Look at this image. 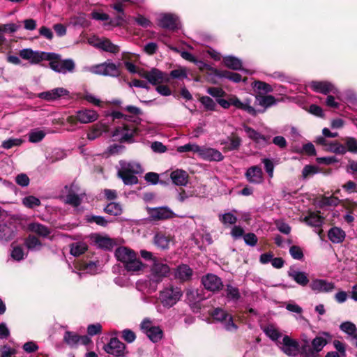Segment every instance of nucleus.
<instances>
[{
    "instance_id": "obj_49",
    "label": "nucleus",
    "mask_w": 357,
    "mask_h": 357,
    "mask_svg": "<svg viewBox=\"0 0 357 357\" xmlns=\"http://www.w3.org/2000/svg\"><path fill=\"white\" fill-rule=\"evenodd\" d=\"M104 76L117 77L120 74L119 67L114 63L105 62Z\"/></svg>"
},
{
    "instance_id": "obj_18",
    "label": "nucleus",
    "mask_w": 357,
    "mask_h": 357,
    "mask_svg": "<svg viewBox=\"0 0 357 357\" xmlns=\"http://www.w3.org/2000/svg\"><path fill=\"white\" fill-rule=\"evenodd\" d=\"M89 43L94 47H98L104 51L111 53H116L119 51V47L113 44L108 39L91 38L89 39Z\"/></svg>"
},
{
    "instance_id": "obj_53",
    "label": "nucleus",
    "mask_w": 357,
    "mask_h": 357,
    "mask_svg": "<svg viewBox=\"0 0 357 357\" xmlns=\"http://www.w3.org/2000/svg\"><path fill=\"white\" fill-rule=\"evenodd\" d=\"M22 204L27 208H33L40 205V201L38 198L30 195L22 199Z\"/></svg>"
},
{
    "instance_id": "obj_29",
    "label": "nucleus",
    "mask_w": 357,
    "mask_h": 357,
    "mask_svg": "<svg viewBox=\"0 0 357 357\" xmlns=\"http://www.w3.org/2000/svg\"><path fill=\"white\" fill-rule=\"evenodd\" d=\"M99 262L98 261H81L77 264V268L82 271V273L96 274L99 271Z\"/></svg>"
},
{
    "instance_id": "obj_20",
    "label": "nucleus",
    "mask_w": 357,
    "mask_h": 357,
    "mask_svg": "<svg viewBox=\"0 0 357 357\" xmlns=\"http://www.w3.org/2000/svg\"><path fill=\"white\" fill-rule=\"evenodd\" d=\"M245 175L247 180L252 183L259 184L264 181L262 169L257 165L248 168Z\"/></svg>"
},
{
    "instance_id": "obj_36",
    "label": "nucleus",
    "mask_w": 357,
    "mask_h": 357,
    "mask_svg": "<svg viewBox=\"0 0 357 357\" xmlns=\"http://www.w3.org/2000/svg\"><path fill=\"white\" fill-rule=\"evenodd\" d=\"M224 64L229 68L234 70H243L241 61L233 56H227L223 58Z\"/></svg>"
},
{
    "instance_id": "obj_16",
    "label": "nucleus",
    "mask_w": 357,
    "mask_h": 357,
    "mask_svg": "<svg viewBox=\"0 0 357 357\" xmlns=\"http://www.w3.org/2000/svg\"><path fill=\"white\" fill-rule=\"evenodd\" d=\"M68 95L69 91L67 89L63 87H59L50 91L39 93L37 95H35V96L46 101H54L61 97L67 96Z\"/></svg>"
},
{
    "instance_id": "obj_27",
    "label": "nucleus",
    "mask_w": 357,
    "mask_h": 357,
    "mask_svg": "<svg viewBox=\"0 0 357 357\" xmlns=\"http://www.w3.org/2000/svg\"><path fill=\"white\" fill-rule=\"evenodd\" d=\"M29 231L33 232L43 238L47 237L51 234V229L39 222H31L27 226Z\"/></svg>"
},
{
    "instance_id": "obj_58",
    "label": "nucleus",
    "mask_w": 357,
    "mask_h": 357,
    "mask_svg": "<svg viewBox=\"0 0 357 357\" xmlns=\"http://www.w3.org/2000/svg\"><path fill=\"white\" fill-rule=\"evenodd\" d=\"M66 155L63 150L60 149H55L52 151L51 155L49 156V160L51 162H54L66 158Z\"/></svg>"
},
{
    "instance_id": "obj_17",
    "label": "nucleus",
    "mask_w": 357,
    "mask_h": 357,
    "mask_svg": "<svg viewBox=\"0 0 357 357\" xmlns=\"http://www.w3.org/2000/svg\"><path fill=\"white\" fill-rule=\"evenodd\" d=\"M202 283L205 289L213 292L220 290L223 287L222 280L214 274H207L203 276Z\"/></svg>"
},
{
    "instance_id": "obj_25",
    "label": "nucleus",
    "mask_w": 357,
    "mask_h": 357,
    "mask_svg": "<svg viewBox=\"0 0 357 357\" xmlns=\"http://www.w3.org/2000/svg\"><path fill=\"white\" fill-rule=\"evenodd\" d=\"M204 160L208 161H222L224 158L222 154L217 149L213 148L203 147L201 156Z\"/></svg>"
},
{
    "instance_id": "obj_44",
    "label": "nucleus",
    "mask_w": 357,
    "mask_h": 357,
    "mask_svg": "<svg viewBox=\"0 0 357 357\" xmlns=\"http://www.w3.org/2000/svg\"><path fill=\"white\" fill-rule=\"evenodd\" d=\"M252 86L259 95H261V93H270L273 91L270 84L261 81H255L252 84Z\"/></svg>"
},
{
    "instance_id": "obj_8",
    "label": "nucleus",
    "mask_w": 357,
    "mask_h": 357,
    "mask_svg": "<svg viewBox=\"0 0 357 357\" xmlns=\"http://www.w3.org/2000/svg\"><path fill=\"white\" fill-rule=\"evenodd\" d=\"M56 56L50 61V68L55 72L66 74L67 73H72L75 68V63L72 59H61L60 56L55 54Z\"/></svg>"
},
{
    "instance_id": "obj_9",
    "label": "nucleus",
    "mask_w": 357,
    "mask_h": 357,
    "mask_svg": "<svg viewBox=\"0 0 357 357\" xmlns=\"http://www.w3.org/2000/svg\"><path fill=\"white\" fill-rule=\"evenodd\" d=\"M146 211L151 220L154 221L172 219L176 216L172 210L167 206L147 207Z\"/></svg>"
},
{
    "instance_id": "obj_33",
    "label": "nucleus",
    "mask_w": 357,
    "mask_h": 357,
    "mask_svg": "<svg viewBox=\"0 0 357 357\" xmlns=\"http://www.w3.org/2000/svg\"><path fill=\"white\" fill-rule=\"evenodd\" d=\"M247 136L257 144H266V137L253 128L247 126H243Z\"/></svg>"
},
{
    "instance_id": "obj_52",
    "label": "nucleus",
    "mask_w": 357,
    "mask_h": 357,
    "mask_svg": "<svg viewBox=\"0 0 357 357\" xmlns=\"http://www.w3.org/2000/svg\"><path fill=\"white\" fill-rule=\"evenodd\" d=\"M105 211L109 215L116 216L121 213L122 208L119 204L111 202L105 206Z\"/></svg>"
},
{
    "instance_id": "obj_50",
    "label": "nucleus",
    "mask_w": 357,
    "mask_h": 357,
    "mask_svg": "<svg viewBox=\"0 0 357 357\" xmlns=\"http://www.w3.org/2000/svg\"><path fill=\"white\" fill-rule=\"evenodd\" d=\"M237 220V217L232 212L219 215V220L225 225H234Z\"/></svg>"
},
{
    "instance_id": "obj_5",
    "label": "nucleus",
    "mask_w": 357,
    "mask_h": 357,
    "mask_svg": "<svg viewBox=\"0 0 357 357\" xmlns=\"http://www.w3.org/2000/svg\"><path fill=\"white\" fill-rule=\"evenodd\" d=\"M216 100L217 102L224 109H228L231 105H232L236 109H241L252 116H256L259 112L251 105V100L249 99L241 101L236 96H232L229 97L228 100L218 98Z\"/></svg>"
},
{
    "instance_id": "obj_24",
    "label": "nucleus",
    "mask_w": 357,
    "mask_h": 357,
    "mask_svg": "<svg viewBox=\"0 0 357 357\" xmlns=\"http://www.w3.org/2000/svg\"><path fill=\"white\" fill-rule=\"evenodd\" d=\"M192 273V269L188 265L181 264L175 269L174 277L181 282H185L191 279Z\"/></svg>"
},
{
    "instance_id": "obj_54",
    "label": "nucleus",
    "mask_w": 357,
    "mask_h": 357,
    "mask_svg": "<svg viewBox=\"0 0 357 357\" xmlns=\"http://www.w3.org/2000/svg\"><path fill=\"white\" fill-rule=\"evenodd\" d=\"M326 150L337 154H344L346 153V147L337 142H329Z\"/></svg>"
},
{
    "instance_id": "obj_28",
    "label": "nucleus",
    "mask_w": 357,
    "mask_h": 357,
    "mask_svg": "<svg viewBox=\"0 0 357 357\" xmlns=\"http://www.w3.org/2000/svg\"><path fill=\"white\" fill-rule=\"evenodd\" d=\"M170 177L176 185L185 186L188 183V174L184 170L176 169L171 173Z\"/></svg>"
},
{
    "instance_id": "obj_46",
    "label": "nucleus",
    "mask_w": 357,
    "mask_h": 357,
    "mask_svg": "<svg viewBox=\"0 0 357 357\" xmlns=\"http://www.w3.org/2000/svg\"><path fill=\"white\" fill-rule=\"evenodd\" d=\"M340 328L341 331L353 337L356 338L357 337V328L355 324L350 321L342 323L340 326Z\"/></svg>"
},
{
    "instance_id": "obj_3",
    "label": "nucleus",
    "mask_w": 357,
    "mask_h": 357,
    "mask_svg": "<svg viewBox=\"0 0 357 357\" xmlns=\"http://www.w3.org/2000/svg\"><path fill=\"white\" fill-rule=\"evenodd\" d=\"M117 260L123 264L128 271L136 272L142 270V263L137 258L135 252L126 247L118 248L115 251Z\"/></svg>"
},
{
    "instance_id": "obj_34",
    "label": "nucleus",
    "mask_w": 357,
    "mask_h": 357,
    "mask_svg": "<svg viewBox=\"0 0 357 357\" xmlns=\"http://www.w3.org/2000/svg\"><path fill=\"white\" fill-rule=\"evenodd\" d=\"M328 236L330 241L333 243H340L344 241L345 233L342 229L338 227H333L329 230Z\"/></svg>"
},
{
    "instance_id": "obj_13",
    "label": "nucleus",
    "mask_w": 357,
    "mask_h": 357,
    "mask_svg": "<svg viewBox=\"0 0 357 357\" xmlns=\"http://www.w3.org/2000/svg\"><path fill=\"white\" fill-rule=\"evenodd\" d=\"M65 189L68 191V195L66 197V203L75 207L80 205L85 194L79 192L78 186L73 183L69 187L66 186Z\"/></svg>"
},
{
    "instance_id": "obj_48",
    "label": "nucleus",
    "mask_w": 357,
    "mask_h": 357,
    "mask_svg": "<svg viewBox=\"0 0 357 357\" xmlns=\"http://www.w3.org/2000/svg\"><path fill=\"white\" fill-rule=\"evenodd\" d=\"M70 24L74 26L86 27L89 26V22L84 13H79L70 18Z\"/></svg>"
},
{
    "instance_id": "obj_60",
    "label": "nucleus",
    "mask_w": 357,
    "mask_h": 357,
    "mask_svg": "<svg viewBox=\"0 0 357 357\" xmlns=\"http://www.w3.org/2000/svg\"><path fill=\"white\" fill-rule=\"evenodd\" d=\"M262 162L264 165V168L268 174V176L270 178L273 177V172H274V165L271 160L268 158L262 159Z\"/></svg>"
},
{
    "instance_id": "obj_64",
    "label": "nucleus",
    "mask_w": 357,
    "mask_h": 357,
    "mask_svg": "<svg viewBox=\"0 0 357 357\" xmlns=\"http://www.w3.org/2000/svg\"><path fill=\"white\" fill-rule=\"evenodd\" d=\"M345 144L348 151L357 153V141L353 137H347L345 139Z\"/></svg>"
},
{
    "instance_id": "obj_4",
    "label": "nucleus",
    "mask_w": 357,
    "mask_h": 357,
    "mask_svg": "<svg viewBox=\"0 0 357 357\" xmlns=\"http://www.w3.org/2000/svg\"><path fill=\"white\" fill-rule=\"evenodd\" d=\"M182 296L183 291L180 287L169 284L159 291L158 300L165 308L169 309L174 306Z\"/></svg>"
},
{
    "instance_id": "obj_19",
    "label": "nucleus",
    "mask_w": 357,
    "mask_h": 357,
    "mask_svg": "<svg viewBox=\"0 0 357 357\" xmlns=\"http://www.w3.org/2000/svg\"><path fill=\"white\" fill-rule=\"evenodd\" d=\"M98 118V114L93 109H80L76 112L75 119L81 123L94 122Z\"/></svg>"
},
{
    "instance_id": "obj_42",
    "label": "nucleus",
    "mask_w": 357,
    "mask_h": 357,
    "mask_svg": "<svg viewBox=\"0 0 357 357\" xmlns=\"http://www.w3.org/2000/svg\"><path fill=\"white\" fill-rule=\"evenodd\" d=\"M264 333L273 341L279 342L278 339L281 337L282 334L279 330L273 325H268L264 328Z\"/></svg>"
},
{
    "instance_id": "obj_47",
    "label": "nucleus",
    "mask_w": 357,
    "mask_h": 357,
    "mask_svg": "<svg viewBox=\"0 0 357 357\" xmlns=\"http://www.w3.org/2000/svg\"><path fill=\"white\" fill-rule=\"evenodd\" d=\"M87 250V245L84 242L73 243L70 245V254L73 256H79Z\"/></svg>"
},
{
    "instance_id": "obj_63",
    "label": "nucleus",
    "mask_w": 357,
    "mask_h": 357,
    "mask_svg": "<svg viewBox=\"0 0 357 357\" xmlns=\"http://www.w3.org/2000/svg\"><path fill=\"white\" fill-rule=\"evenodd\" d=\"M15 182L22 187H26L30 183L29 178L26 174H20L15 177Z\"/></svg>"
},
{
    "instance_id": "obj_1",
    "label": "nucleus",
    "mask_w": 357,
    "mask_h": 357,
    "mask_svg": "<svg viewBox=\"0 0 357 357\" xmlns=\"http://www.w3.org/2000/svg\"><path fill=\"white\" fill-rule=\"evenodd\" d=\"M171 271L169 265L162 259H153V263L149 265V273L147 279L143 282L149 294L157 291L158 285L168 277Z\"/></svg>"
},
{
    "instance_id": "obj_22",
    "label": "nucleus",
    "mask_w": 357,
    "mask_h": 357,
    "mask_svg": "<svg viewBox=\"0 0 357 357\" xmlns=\"http://www.w3.org/2000/svg\"><path fill=\"white\" fill-rule=\"evenodd\" d=\"M288 275L298 284L302 287H305L310 281L307 273L301 271L295 268H290L288 271Z\"/></svg>"
},
{
    "instance_id": "obj_15",
    "label": "nucleus",
    "mask_w": 357,
    "mask_h": 357,
    "mask_svg": "<svg viewBox=\"0 0 357 357\" xmlns=\"http://www.w3.org/2000/svg\"><path fill=\"white\" fill-rule=\"evenodd\" d=\"M310 287L316 294L329 293L334 290L335 284L324 279H314L310 282Z\"/></svg>"
},
{
    "instance_id": "obj_14",
    "label": "nucleus",
    "mask_w": 357,
    "mask_h": 357,
    "mask_svg": "<svg viewBox=\"0 0 357 357\" xmlns=\"http://www.w3.org/2000/svg\"><path fill=\"white\" fill-rule=\"evenodd\" d=\"M141 76L153 85H159L169 81L167 75L157 68L144 71Z\"/></svg>"
},
{
    "instance_id": "obj_12",
    "label": "nucleus",
    "mask_w": 357,
    "mask_h": 357,
    "mask_svg": "<svg viewBox=\"0 0 357 357\" xmlns=\"http://www.w3.org/2000/svg\"><path fill=\"white\" fill-rule=\"evenodd\" d=\"M213 317L221 322L224 328L228 331L237 329V326L234 323L232 316L220 308H216L212 312Z\"/></svg>"
},
{
    "instance_id": "obj_55",
    "label": "nucleus",
    "mask_w": 357,
    "mask_h": 357,
    "mask_svg": "<svg viewBox=\"0 0 357 357\" xmlns=\"http://www.w3.org/2000/svg\"><path fill=\"white\" fill-rule=\"evenodd\" d=\"M200 102L203 105L205 109L214 111L216 108V103L208 96H202L199 98Z\"/></svg>"
},
{
    "instance_id": "obj_21",
    "label": "nucleus",
    "mask_w": 357,
    "mask_h": 357,
    "mask_svg": "<svg viewBox=\"0 0 357 357\" xmlns=\"http://www.w3.org/2000/svg\"><path fill=\"white\" fill-rule=\"evenodd\" d=\"M125 344L117 338H112L109 342L105 346V350L107 353L116 356H120L123 354Z\"/></svg>"
},
{
    "instance_id": "obj_26",
    "label": "nucleus",
    "mask_w": 357,
    "mask_h": 357,
    "mask_svg": "<svg viewBox=\"0 0 357 357\" xmlns=\"http://www.w3.org/2000/svg\"><path fill=\"white\" fill-rule=\"evenodd\" d=\"M108 129V126L102 123V121L98 122L93 125L89 130L87 133V139L89 140H94L101 136V135L106 132Z\"/></svg>"
},
{
    "instance_id": "obj_32",
    "label": "nucleus",
    "mask_w": 357,
    "mask_h": 357,
    "mask_svg": "<svg viewBox=\"0 0 357 357\" xmlns=\"http://www.w3.org/2000/svg\"><path fill=\"white\" fill-rule=\"evenodd\" d=\"M305 222L311 227H319L324 222V218L318 212H310L304 218Z\"/></svg>"
},
{
    "instance_id": "obj_45",
    "label": "nucleus",
    "mask_w": 357,
    "mask_h": 357,
    "mask_svg": "<svg viewBox=\"0 0 357 357\" xmlns=\"http://www.w3.org/2000/svg\"><path fill=\"white\" fill-rule=\"evenodd\" d=\"M145 334L153 342H158L162 337V331L158 326H153L146 331Z\"/></svg>"
},
{
    "instance_id": "obj_31",
    "label": "nucleus",
    "mask_w": 357,
    "mask_h": 357,
    "mask_svg": "<svg viewBox=\"0 0 357 357\" xmlns=\"http://www.w3.org/2000/svg\"><path fill=\"white\" fill-rule=\"evenodd\" d=\"M255 98L257 104L264 108V110L261 111L262 112H264L267 108L277 104V100L272 95L264 96L257 94Z\"/></svg>"
},
{
    "instance_id": "obj_38",
    "label": "nucleus",
    "mask_w": 357,
    "mask_h": 357,
    "mask_svg": "<svg viewBox=\"0 0 357 357\" xmlns=\"http://www.w3.org/2000/svg\"><path fill=\"white\" fill-rule=\"evenodd\" d=\"M242 140L241 137L236 135H232L227 138V140L223 144H225V149L228 151H234L238 149L241 145Z\"/></svg>"
},
{
    "instance_id": "obj_6",
    "label": "nucleus",
    "mask_w": 357,
    "mask_h": 357,
    "mask_svg": "<svg viewBox=\"0 0 357 357\" xmlns=\"http://www.w3.org/2000/svg\"><path fill=\"white\" fill-rule=\"evenodd\" d=\"M20 56L29 61L31 64H38L43 61L51 60L56 56L55 53L34 51L30 48L22 49L19 52Z\"/></svg>"
},
{
    "instance_id": "obj_7",
    "label": "nucleus",
    "mask_w": 357,
    "mask_h": 357,
    "mask_svg": "<svg viewBox=\"0 0 357 357\" xmlns=\"http://www.w3.org/2000/svg\"><path fill=\"white\" fill-rule=\"evenodd\" d=\"M137 133L136 125L132 123H125L117 127L113 132V137L121 142H133V137Z\"/></svg>"
},
{
    "instance_id": "obj_30",
    "label": "nucleus",
    "mask_w": 357,
    "mask_h": 357,
    "mask_svg": "<svg viewBox=\"0 0 357 357\" xmlns=\"http://www.w3.org/2000/svg\"><path fill=\"white\" fill-rule=\"evenodd\" d=\"M310 86L315 92L325 95L333 91L334 89L333 85L328 82L313 81L310 82Z\"/></svg>"
},
{
    "instance_id": "obj_35",
    "label": "nucleus",
    "mask_w": 357,
    "mask_h": 357,
    "mask_svg": "<svg viewBox=\"0 0 357 357\" xmlns=\"http://www.w3.org/2000/svg\"><path fill=\"white\" fill-rule=\"evenodd\" d=\"M13 236L14 230L11 225L6 224L0 225V242H8L10 241Z\"/></svg>"
},
{
    "instance_id": "obj_62",
    "label": "nucleus",
    "mask_w": 357,
    "mask_h": 357,
    "mask_svg": "<svg viewBox=\"0 0 357 357\" xmlns=\"http://www.w3.org/2000/svg\"><path fill=\"white\" fill-rule=\"evenodd\" d=\"M289 253L294 259L301 260L303 257L302 249L296 245H293L290 248Z\"/></svg>"
},
{
    "instance_id": "obj_61",
    "label": "nucleus",
    "mask_w": 357,
    "mask_h": 357,
    "mask_svg": "<svg viewBox=\"0 0 357 357\" xmlns=\"http://www.w3.org/2000/svg\"><path fill=\"white\" fill-rule=\"evenodd\" d=\"M227 295L229 298L232 300H238L240 297V294L238 288L233 287L231 285L227 286Z\"/></svg>"
},
{
    "instance_id": "obj_40",
    "label": "nucleus",
    "mask_w": 357,
    "mask_h": 357,
    "mask_svg": "<svg viewBox=\"0 0 357 357\" xmlns=\"http://www.w3.org/2000/svg\"><path fill=\"white\" fill-rule=\"evenodd\" d=\"M46 132L40 128H35L29 132V141L31 143H38L41 142L46 135Z\"/></svg>"
},
{
    "instance_id": "obj_51",
    "label": "nucleus",
    "mask_w": 357,
    "mask_h": 357,
    "mask_svg": "<svg viewBox=\"0 0 357 357\" xmlns=\"http://www.w3.org/2000/svg\"><path fill=\"white\" fill-rule=\"evenodd\" d=\"M301 352L304 355L305 357H316L317 354L315 351L312 349V345L310 344V342L307 340H303V343L301 347Z\"/></svg>"
},
{
    "instance_id": "obj_11",
    "label": "nucleus",
    "mask_w": 357,
    "mask_h": 357,
    "mask_svg": "<svg viewBox=\"0 0 357 357\" xmlns=\"http://www.w3.org/2000/svg\"><path fill=\"white\" fill-rule=\"evenodd\" d=\"M277 344L289 356H296L300 351L298 342L288 335H284L282 342H278Z\"/></svg>"
},
{
    "instance_id": "obj_59",
    "label": "nucleus",
    "mask_w": 357,
    "mask_h": 357,
    "mask_svg": "<svg viewBox=\"0 0 357 357\" xmlns=\"http://www.w3.org/2000/svg\"><path fill=\"white\" fill-rule=\"evenodd\" d=\"M220 76L236 83L240 82L242 80V77L240 74L231 71H223Z\"/></svg>"
},
{
    "instance_id": "obj_37",
    "label": "nucleus",
    "mask_w": 357,
    "mask_h": 357,
    "mask_svg": "<svg viewBox=\"0 0 357 357\" xmlns=\"http://www.w3.org/2000/svg\"><path fill=\"white\" fill-rule=\"evenodd\" d=\"M25 245L31 251H38L41 249L43 244L36 236L29 235L25 240Z\"/></svg>"
},
{
    "instance_id": "obj_10",
    "label": "nucleus",
    "mask_w": 357,
    "mask_h": 357,
    "mask_svg": "<svg viewBox=\"0 0 357 357\" xmlns=\"http://www.w3.org/2000/svg\"><path fill=\"white\" fill-rule=\"evenodd\" d=\"M158 25L170 31L180 28L181 23L177 15L172 13H161L158 18Z\"/></svg>"
},
{
    "instance_id": "obj_43",
    "label": "nucleus",
    "mask_w": 357,
    "mask_h": 357,
    "mask_svg": "<svg viewBox=\"0 0 357 357\" xmlns=\"http://www.w3.org/2000/svg\"><path fill=\"white\" fill-rule=\"evenodd\" d=\"M344 209L347 211V214L344 215V219L348 222L351 223L354 220V218L352 215L354 210L357 207L356 204L349 201H346L342 204Z\"/></svg>"
},
{
    "instance_id": "obj_23",
    "label": "nucleus",
    "mask_w": 357,
    "mask_h": 357,
    "mask_svg": "<svg viewBox=\"0 0 357 357\" xmlns=\"http://www.w3.org/2000/svg\"><path fill=\"white\" fill-rule=\"evenodd\" d=\"M331 338V335L327 332L319 333V335L314 338L312 341V349L315 351L316 354H317L323 349L325 345H326Z\"/></svg>"
},
{
    "instance_id": "obj_41",
    "label": "nucleus",
    "mask_w": 357,
    "mask_h": 357,
    "mask_svg": "<svg viewBox=\"0 0 357 357\" xmlns=\"http://www.w3.org/2000/svg\"><path fill=\"white\" fill-rule=\"evenodd\" d=\"M172 239L162 234H157L154 237V243L156 246L161 249H167L171 243Z\"/></svg>"
},
{
    "instance_id": "obj_39",
    "label": "nucleus",
    "mask_w": 357,
    "mask_h": 357,
    "mask_svg": "<svg viewBox=\"0 0 357 357\" xmlns=\"http://www.w3.org/2000/svg\"><path fill=\"white\" fill-rule=\"evenodd\" d=\"M79 340L80 335L73 332L66 331L63 335L64 342L70 347H77L79 343Z\"/></svg>"
},
{
    "instance_id": "obj_57",
    "label": "nucleus",
    "mask_w": 357,
    "mask_h": 357,
    "mask_svg": "<svg viewBox=\"0 0 357 357\" xmlns=\"http://www.w3.org/2000/svg\"><path fill=\"white\" fill-rule=\"evenodd\" d=\"M23 140L20 138H10L2 142V147L5 149H10L13 146H20L23 143Z\"/></svg>"
},
{
    "instance_id": "obj_2",
    "label": "nucleus",
    "mask_w": 357,
    "mask_h": 357,
    "mask_svg": "<svg viewBox=\"0 0 357 357\" xmlns=\"http://www.w3.org/2000/svg\"><path fill=\"white\" fill-rule=\"evenodd\" d=\"M143 172L142 166L132 161L121 160L118 169V176L123 181L125 185H133L138 183L136 174Z\"/></svg>"
},
{
    "instance_id": "obj_56",
    "label": "nucleus",
    "mask_w": 357,
    "mask_h": 357,
    "mask_svg": "<svg viewBox=\"0 0 357 357\" xmlns=\"http://www.w3.org/2000/svg\"><path fill=\"white\" fill-rule=\"evenodd\" d=\"M319 168L314 165H305L302 171V176L306 179L319 173Z\"/></svg>"
}]
</instances>
